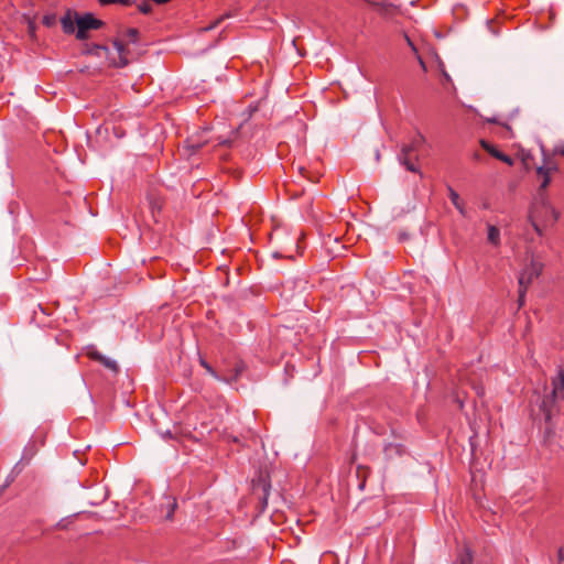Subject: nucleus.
I'll return each instance as SVG.
<instances>
[{"label":"nucleus","mask_w":564,"mask_h":564,"mask_svg":"<svg viewBox=\"0 0 564 564\" xmlns=\"http://www.w3.org/2000/svg\"><path fill=\"white\" fill-rule=\"evenodd\" d=\"M187 142H188V148L192 150V152L197 151L203 145L202 143H195L193 140H188Z\"/></svg>","instance_id":"nucleus-27"},{"label":"nucleus","mask_w":564,"mask_h":564,"mask_svg":"<svg viewBox=\"0 0 564 564\" xmlns=\"http://www.w3.org/2000/svg\"><path fill=\"white\" fill-rule=\"evenodd\" d=\"M405 40H406V42H408L409 46L411 47V50H412L415 54H417V50H416L415 45L413 44V42L410 40V37H409L408 35H405Z\"/></svg>","instance_id":"nucleus-28"},{"label":"nucleus","mask_w":564,"mask_h":564,"mask_svg":"<svg viewBox=\"0 0 564 564\" xmlns=\"http://www.w3.org/2000/svg\"><path fill=\"white\" fill-rule=\"evenodd\" d=\"M406 454V448L400 443H388L384 445V455L387 458L392 459L401 457Z\"/></svg>","instance_id":"nucleus-11"},{"label":"nucleus","mask_w":564,"mask_h":564,"mask_svg":"<svg viewBox=\"0 0 564 564\" xmlns=\"http://www.w3.org/2000/svg\"><path fill=\"white\" fill-rule=\"evenodd\" d=\"M137 8H138L139 12H141L143 14H149L152 11V7L148 3L147 0L137 4Z\"/></svg>","instance_id":"nucleus-22"},{"label":"nucleus","mask_w":564,"mask_h":564,"mask_svg":"<svg viewBox=\"0 0 564 564\" xmlns=\"http://www.w3.org/2000/svg\"><path fill=\"white\" fill-rule=\"evenodd\" d=\"M22 460H23V458L19 463L15 464L11 474L7 477L6 482L2 485V490L14 480L17 475H19L22 471V469L24 467V464L22 463Z\"/></svg>","instance_id":"nucleus-16"},{"label":"nucleus","mask_w":564,"mask_h":564,"mask_svg":"<svg viewBox=\"0 0 564 564\" xmlns=\"http://www.w3.org/2000/svg\"><path fill=\"white\" fill-rule=\"evenodd\" d=\"M560 218V213L552 206L546 193L536 194L531 207L530 220L534 230L541 236L540 224L552 225Z\"/></svg>","instance_id":"nucleus-1"},{"label":"nucleus","mask_w":564,"mask_h":564,"mask_svg":"<svg viewBox=\"0 0 564 564\" xmlns=\"http://www.w3.org/2000/svg\"><path fill=\"white\" fill-rule=\"evenodd\" d=\"M553 154L564 156V142H561L554 147Z\"/></svg>","instance_id":"nucleus-24"},{"label":"nucleus","mask_w":564,"mask_h":564,"mask_svg":"<svg viewBox=\"0 0 564 564\" xmlns=\"http://www.w3.org/2000/svg\"><path fill=\"white\" fill-rule=\"evenodd\" d=\"M199 364L202 367L206 369V371L213 376L217 380H221L220 377L216 373V371L213 369V367L203 358L199 359Z\"/></svg>","instance_id":"nucleus-21"},{"label":"nucleus","mask_w":564,"mask_h":564,"mask_svg":"<svg viewBox=\"0 0 564 564\" xmlns=\"http://www.w3.org/2000/svg\"><path fill=\"white\" fill-rule=\"evenodd\" d=\"M177 508L176 499L172 496H164L163 502L161 503V513L167 521L173 520L174 512Z\"/></svg>","instance_id":"nucleus-8"},{"label":"nucleus","mask_w":564,"mask_h":564,"mask_svg":"<svg viewBox=\"0 0 564 564\" xmlns=\"http://www.w3.org/2000/svg\"><path fill=\"white\" fill-rule=\"evenodd\" d=\"M558 401V399L552 398L551 394H546L540 403V411L544 416V421L546 423L545 432L547 434H552L554 432V423L552 420L560 413V406L557 405Z\"/></svg>","instance_id":"nucleus-4"},{"label":"nucleus","mask_w":564,"mask_h":564,"mask_svg":"<svg viewBox=\"0 0 564 564\" xmlns=\"http://www.w3.org/2000/svg\"><path fill=\"white\" fill-rule=\"evenodd\" d=\"M457 564H473V552L465 546L457 556Z\"/></svg>","instance_id":"nucleus-17"},{"label":"nucleus","mask_w":564,"mask_h":564,"mask_svg":"<svg viewBox=\"0 0 564 564\" xmlns=\"http://www.w3.org/2000/svg\"><path fill=\"white\" fill-rule=\"evenodd\" d=\"M113 46H115V48L118 52L119 58H118V61L112 59L110 62V65H112L115 67H124V66H127L129 61L127 58V51H126V47H124L123 43L121 41H119V40H115L113 41Z\"/></svg>","instance_id":"nucleus-10"},{"label":"nucleus","mask_w":564,"mask_h":564,"mask_svg":"<svg viewBox=\"0 0 564 564\" xmlns=\"http://www.w3.org/2000/svg\"><path fill=\"white\" fill-rule=\"evenodd\" d=\"M61 23L65 33L72 34L75 32L76 20L74 21L68 14L62 18Z\"/></svg>","instance_id":"nucleus-15"},{"label":"nucleus","mask_w":564,"mask_h":564,"mask_svg":"<svg viewBox=\"0 0 564 564\" xmlns=\"http://www.w3.org/2000/svg\"><path fill=\"white\" fill-rule=\"evenodd\" d=\"M556 170H557V166L555 164L547 165V166L542 165L536 169V174L541 178L538 194L545 193V189L551 182V173Z\"/></svg>","instance_id":"nucleus-7"},{"label":"nucleus","mask_w":564,"mask_h":564,"mask_svg":"<svg viewBox=\"0 0 564 564\" xmlns=\"http://www.w3.org/2000/svg\"><path fill=\"white\" fill-rule=\"evenodd\" d=\"M270 487L271 486H270L269 482H267V481L262 482L263 500H264L265 503H267V499H268V496H269Z\"/></svg>","instance_id":"nucleus-25"},{"label":"nucleus","mask_w":564,"mask_h":564,"mask_svg":"<svg viewBox=\"0 0 564 564\" xmlns=\"http://www.w3.org/2000/svg\"><path fill=\"white\" fill-rule=\"evenodd\" d=\"M219 143H220V144H227V143H228V141H227V140H223V141H220Z\"/></svg>","instance_id":"nucleus-32"},{"label":"nucleus","mask_w":564,"mask_h":564,"mask_svg":"<svg viewBox=\"0 0 564 564\" xmlns=\"http://www.w3.org/2000/svg\"><path fill=\"white\" fill-rule=\"evenodd\" d=\"M376 158H377V160H379V159H380V153H379V151H377V153H376Z\"/></svg>","instance_id":"nucleus-33"},{"label":"nucleus","mask_w":564,"mask_h":564,"mask_svg":"<svg viewBox=\"0 0 564 564\" xmlns=\"http://www.w3.org/2000/svg\"><path fill=\"white\" fill-rule=\"evenodd\" d=\"M89 356L91 359L99 361L106 368L113 372H118V365L115 360L104 356L101 352L94 350L89 352Z\"/></svg>","instance_id":"nucleus-12"},{"label":"nucleus","mask_w":564,"mask_h":564,"mask_svg":"<svg viewBox=\"0 0 564 564\" xmlns=\"http://www.w3.org/2000/svg\"><path fill=\"white\" fill-rule=\"evenodd\" d=\"M487 229H488V234H487L488 241L491 245L496 246V247L499 246L500 245V230H499V228H497L494 225H488Z\"/></svg>","instance_id":"nucleus-14"},{"label":"nucleus","mask_w":564,"mask_h":564,"mask_svg":"<svg viewBox=\"0 0 564 564\" xmlns=\"http://www.w3.org/2000/svg\"><path fill=\"white\" fill-rule=\"evenodd\" d=\"M448 197L452 202V204L456 207V209L460 213V215L465 216V209L464 205L460 202L458 193L453 189L452 187H448Z\"/></svg>","instance_id":"nucleus-13"},{"label":"nucleus","mask_w":564,"mask_h":564,"mask_svg":"<svg viewBox=\"0 0 564 564\" xmlns=\"http://www.w3.org/2000/svg\"><path fill=\"white\" fill-rule=\"evenodd\" d=\"M100 6L120 4L123 7H131L135 4L133 0H97Z\"/></svg>","instance_id":"nucleus-19"},{"label":"nucleus","mask_w":564,"mask_h":564,"mask_svg":"<svg viewBox=\"0 0 564 564\" xmlns=\"http://www.w3.org/2000/svg\"><path fill=\"white\" fill-rule=\"evenodd\" d=\"M551 386L552 390L549 394H551L552 398L564 400V368L560 367L557 369V373L552 379Z\"/></svg>","instance_id":"nucleus-6"},{"label":"nucleus","mask_w":564,"mask_h":564,"mask_svg":"<svg viewBox=\"0 0 564 564\" xmlns=\"http://www.w3.org/2000/svg\"><path fill=\"white\" fill-rule=\"evenodd\" d=\"M83 53L86 54V55H94V56H97V57L105 56L108 59L109 55H110V50L106 45L86 44L84 50H83Z\"/></svg>","instance_id":"nucleus-9"},{"label":"nucleus","mask_w":564,"mask_h":564,"mask_svg":"<svg viewBox=\"0 0 564 564\" xmlns=\"http://www.w3.org/2000/svg\"><path fill=\"white\" fill-rule=\"evenodd\" d=\"M126 36L128 37L129 42L135 44L139 39V31L134 28H130L126 31Z\"/></svg>","instance_id":"nucleus-20"},{"label":"nucleus","mask_w":564,"mask_h":564,"mask_svg":"<svg viewBox=\"0 0 564 564\" xmlns=\"http://www.w3.org/2000/svg\"><path fill=\"white\" fill-rule=\"evenodd\" d=\"M417 58H419L420 64L424 67V62H423V59H422L420 56H417Z\"/></svg>","instance_id":"nucleus-31"},{"label":"nucleus","mask_w":564,"mask_h":564,"mask_svg":"<svg viewBox=\"0 0 564 564\" xmlns=\"http://www.w3.org/2000/svg\"><path fill=\"white\" fill-rule=\"evenodd\" d=\"M422 142L423 138L417 135L412 140L410 144L403 145L401 149L399 154V162L410 172L417 171L414 161L417 159L416 150Z\"/></svg>","instance_id":"nucleus-3"},{"label":"nucleus","mask_w":564,"mask_h":564,"mask_svg":"<svg viewBox=\"0 0 564 564\" xmlns=\"http://www.w3.org/2000/svg\"><path fill=\"white\" fill-rule=\"evenodd\" d=\"M543 268L544 263L540 259L532 257L530 263L519 274V286H522V290L529 289L533 280L541 275Z\"/></svg>","instance_id":"nucleus-2"},{"label":"nucleus","mask_w":564,"mask_h":564,"mask_svg":"<svg viewBox=\"0 0 564 564\" xmlns=\"http://www.w3.org/2000/svg\"><path fill=\"white\" fill-rule=\"evenodd\" d=\"M480 145L484 150H486L490 155L498 159L502 154L501 151H499L495 145H492L490 142L486 140H480Z\"/></svg>","instance_id":"nucleus-18"},{"label":"nucleus","mask_w":564,"mask_h":564,"mask_svg":"<svg viewBox=\"0 0 564 564\" xmlns=\"http://www.w3.org/2000/svg\"><path fill=\"white\" fill-rule=\"evenodd\" d=\"M498 160L507 163L508 165H513V159L505 153H502L500 156H498Z\"/></svg>","instance_id":"nucleus-26"},{"label":"nucleus","mask_w":564,"mask_h":564,"mask_svg":"<svg viewBox=\"0 0 564 564\" xmlns=\"http://www.w3.org/2000/svg\"><path fill=\"white\" fill-rule=\"evenodd\" d=\"M558 561H564V547H560L557 551Z\"/></svg>","instance_id":"nucleus-29"},{"label":"nucleus","mask_w":564,"mask_h":564,"mask_svg":"<svg viewBox=\"0 0 564 564\" xmlns=\"http://www.w3.org/2000/svg\"><path fill=\"white\" fill-rule=\"evenodd\" d=\"M102 25L104 22L95 18L91 13L76 14V39L84 41L88 37V31L98 30Z\"/></svg>","instance_id":"nucleus-5"},{"label":"nucleus","mask_w":564,"mask_h":564,"mask_svg":"<svg viewBox=\"0 0 564 564\" xmlns=\"http://www.w3.org/2000/svg\"><path fill=\"white\" fill-rule=\"evenodd\" d=\"M527 291H528V289L522 290V286H519V297H518V303H519V306H520V307L524 304V300H525V293H527Z\"/></svg>","instance_id":"nucleus-23"},{"label":"nucleus","mask_w":564,"mask_h":564,"mask_svg":"<svg viewBox=\"0 0 564 564\" xmlns=\"http://www.w3.org/2000/svg\"><path fill=\"white\" fill-rule=\"evenodd\" d=\"M399 239L400 240H405V239H408V235L406 234H400Z\"/></svg>","instance_id":"nucleus-30"}]
</instances>
